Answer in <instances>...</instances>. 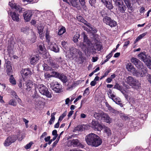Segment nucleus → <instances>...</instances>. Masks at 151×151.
<instances>
[{
    "label": "nucleus",
    "mask_w": 151,
    "mask_h": 151,
    "mask_svg": "<svg viewBox=\"0 0 151 151\" xmlns=\"http://www.w3.org/2000/svg\"><path fill=\"white\" fill-rule=\"evenodd\" d=\"M85 139L88 145L95 147L100 145L102 142V139L98 135L93 133L87 135Z\"/></svg>",
    "instance_id": "1"
},
{
    "label": "nucleus",
    "mask_w": 151,
    "mask_h": 151,
    "mask_svg": "<svg viewBox=\"0 0 151 151\" xmlns=\"http://www.w3.org/2000/svg\"><path fill=\"white\" fill-rule=\"evenodd\" d=\"M83 40L82 42H81L79 46L85 51H89L93 50V45L91 41L89 40L88 37L84 33L83 34Z\"/></svg>",
    "instance_id": "2"
},
{
    "label": "nucleus",
    "mask_w": 151,
    "mask_h": 151,
    "mask_svg": "<svg viewBox=\"0 0 151 151\" xmlns=\"http://www.w3.org/2000/svg\"><path fill=\"white\" fill-rule=\"evenodd\" d=\"M69 51V53L68 54V56L70 58L72 57L73 59H76L78 58V60L81 58L82 52L78 49L71 47L70 48Z\"/></svg>",
    "instance_id": "3"
},
{
    "label": "nucleus",
    "mask_w": 151,
    "mask_h": 151,
    "mask_svg": "<svg viewBox=\"0 0 151 151\" xmlns=\"http://www.w3.org/2000/svg\"><path fill=\"white\" fill-rule=\"evenodd\" d=\"M126 82L133 88L137 89L141 87V83L133 77L129 76L126 78Z\"/></svg>",
    "instance_id": "4"
},
{
    "label": "nucleus",
    "mask_w": 151,
    "mask_h": 151,
    "mask_svg": "<svg viewBox=\"0 0 151 151\" xmlns=\"http://www.w3.org/2000/svg\"><path fill=\"white\" fill-rule=\"evenodd\" d=\"M24 136L22 135L21 138L19 137V135H11L8 137L5 140L4 143V145L6 146H8L12 143L14 142L17 139L19 141H21L23 138Z\"/></svg>",
    "instance_id": "5"
},
{
    "label": "nucleus",
    "mask_w": 151,
    "mask_h": 151,
    "mask_svg": "<svg viewBox=\"0 0 151 151\" xmlns=\"http://www.w3.org/2000/svg\"><path fill=\"white\" fill-rule=\"evenodd\" d=\"M37 88L40 93L42 95L46 96L47 97L51 98L52 95L50 92L48 88L44 85L42 84H39L37 85Z\"/></svg>",
    "instance_id": "6"
},
{
    "label": "nucleus",
    "mask_w": 151,
    "mask_h": 151,
    "mask_svg": "<svg viewBox=\"0 0 151 151\" xmlns=\"http://www.w3.org/2000/svg\"><path fill=\"white\" fill-rule=\"evenodd\" d=\"M139 72L136 70L134 74V76L137 77H144L147 74V70L146 67L143 64H142L137 68Z\"/></svg>",
    "instance_id": "7"
},
{
    "label": "nucleus",
    "mask_w": 151,
    "mask_h": 151,
    "mask_svg": "<svg viewBox=\"0 0 151 151\" xmlns=\"http://www.w3.org/2000/svg\"><path fill=\"white\" fill-rule=\"evenodd\" d=\"M5 61L4 64V68L6 70L7 74L8 75H10L12 73L13 70L11 64V62L9 60H6V58L4 57Z\"/></svg>",
    "instance_id": "8"
},
{
    "label": "nucleus",
    "mask_w": 151,
    "mask_h": 151,
    "mask_svg": "<svg viewBox=\"0 0 151 151\" xmlns=\"http://www.w3.org/2000/svg\"><path fill=\"white\" fill-rule=\"evenodd\" d=\"M90 126L95 131H100L102 129V126L94 120H92L90 124Z\"/></svg>",
    "instance_id": "9"
},
{
    "label": "nucleus",
    "mask_w": 151,
    "mask_h": 151,
    "mask_svg": "<svg viewBox=\"0 0 151 151\" xmlns=\"http://www.w3.org/2000/svg\"><path fill=\"white\" fill-rule=\"evenodd\" d=\"M116 5L119 6V9L120 11L122 13L124 12L126 9V6L124 4L121 0H114Z\"/></svg>",
    "instance_id": "10"
},
{
    "label": "nucleus",
    "mask_w": 151,
    "mask_h": 151,
    "mask_svg": "<svg viewBox=\"0 0 151 151\" xmlns=\"http://www.w3.org/2000/svg\"><path fill=\"white\" fill-rule=\"evenodd\" d=\"M68 144H69V146H73V147H78L81 148L84 147V146L77 139H73L69 142Z\"/></svg>",
    "instance_id": "11"
},
{
    "label": "nucleus",
    "mask_w": 151,
    "mask_h": 151,
    "mask_svg": "<svg viewBox=\"0 0 151 151\" xmlns=\"http://www.w3.org/2000/svg\"><path fill=\"white\" fill-rule=\"evenodd\" d=\"M23 15L24 19L25 21L27 22L29 21L32 15V11L29 10L26 11L24 13Z\"/></svg>",
    "instance_id": "12"
},
{
    "label": "nucleus",
    "mask_w": 151,
    "mask_h": 151,
    "mask_svg": "<svg viewBox=\"0 0 151 151\" xmlns=\"http://www.w3.org/2000/svg\"><path fill=\"white\" fill-rule=\"evenodd\" d=\"M21 73L23 79L24 80L26 77L30 76L32 73L29 68L22 69Z\"/></svg>",
    "instance_id": "13"
},
{
    "label": "nucleus",
    "mask_w": 151,
    "mask_h": 151,
    "mask_svg": "<svg viewBox=\"0 0 151 151\" xmlns=\"http://www.w3.org/2000/svg\"><path fill=\"white\" fill-rule=\"evenodd\" d=\"M26 85L27 86V89L28 91L31 90L32 88L35 87V90H36L37 87L36 84L34 83L32 81L30 80H27L26 82Z\"/></svg>",
    "instance_id": "14"
},
{
    "label": "nucleus",
    "mask_w": 151,
    "mask_h": 151,
    "mask_svg": "<svg viewBox=\"0 0 151 151\" xmlns=\"http://www.w3.org/2000/svg\"><path fill=\"white\" fill-rule=\"evenodd\" d=\"M64 1L70 4L69 2L74 7H76L78 9H80L81 7L76 0H63Z\"/></svg>",
    "instance_id": "15"
},
{
    "label": "nucleus",
    "mask_w": 151,
    "mask_h": 151,
    "mask_svg": "<svg viewBox=\"0 0 151 151\" xmlns=\"http://www.w3.org/2000/svg\"><path fill=\"white\" fill-rule=\"evenodd\" d=\"M10 15L12 19L14 21L18 22L20 20L19 15L17 12H10Z\"/></svg>",
    "instance_id": "16"
},
{
    "label": "nucleus",
    "mask_w": 151,
    "mask_h": 151,
    "mask_svg": "<svg viewBox=\"0 0 151 151\" xmlns=\"http://www.w3.org/2000/svg\"><path fill=\"white\" fill-rule=\"evenodd\" d=\"M48 64L54 70L58 69L59 67L58 65L56 63H55L54 62L53 60L51 58H49L47 60Z\"/></svg>",
    "instance_id": "17"
},
{
    "label": "nucleus",
    "mask_w": 151,
    "mask_h": 151,
    "mask_svg": "<svg viewBox=\"0 0 151 151\" xmlns=\"http://www.w3.org/2000/svg\"><path fill=\"white\" fill-rule=\"evenodd\" d=\"M126 67L128 71L132 73L133 75L134 76V73H136L137 70H136L131 63H129L127 64L126 66Z\"/></svg>",
    "instance_id": "18"
},
{
    "label": "nucleus",
    "mask_w": 151,
    "mask_h": 151,
    "mask_svg": "<svg viewBox=\"0 0 151 151\" xmlns=\"http://www.w3.org/2000/svg\"><path fill=\"white\" fill-rule=\"evenodd\" d=\"M15 43L14 41H12L10 43L8 47V57H10L12 56V49L14 46Z\"/></svg>",
    "instance_id": "19"
},
{
    "label": "nucleus",
    "mask_w": 151,
    "mask_h": 151,
    "mask_svg": "<svg viewBox=\"0 0 151 151\" xmlns=\"http://www.w3.org/2000/svg\"><path fill=\"white\" fill-rule=\"evenodd\" d=\"M104 112L102 111H99L98 112H94L93 113V116L96 119L101 120L102 119V116Z\"/></svg>",
    "instance_id": "20"
},
{
    "label": "nucleus",
    "mask_w": 151,
    "mask_h": 151,
    "mask_svg": "<svg viewBox=\"0 0 151 151\" xmlns=\"http://www.w3.org/2000/svg\"><path fill=\"white\" fill-rule=\"evenodd\" d=\"M62 88L61 85L58 82H55L52 87V89L56 93L60 92Z\"/></svg>",
    "instance_id": "21"
},
{
    "label": "nucleus",
    "mask_w": 151,
    "mask_h": 151,
    "mask_svg": "<svg viewBox=\"0 0 151 151\" xmlns=\"http://www.w3.org/2000/svg\"><path fill=\"white\" fill-rule=\"evenodd\" d=\"M131 62L133 63L135 66L138 68L140 66L143 64V63L137 58H132L131 60Z\"/></svg>",
    "instance_id": "22"
},
{
    "label": "nucleus",
    "mask_w": 151,
    "mask_h": 151,
    "mask_svg": "<svg viewBox=\"0 0 151 151\" xmlns=\"http://www.w3.org/2000/svg\"><path fill=\"white\" fill-rule=\"evenodd\" d=\"M39 59V56L36 55L32 57L30 60V63L31 64H36L38 62Z\"/></svg>",
    "instance_id": "23"
},
{
    "label": "nucleus",
    "mask_w": 151,
    "mask_h": 151,
    "mask_svg": "<svg viewBox=\"0 0 151 151\" xmlns=\"http://www.w3.org/2000/svg\"><path fill=\"white\" fill-rule=\"evenodd\" d=\"M9 5L12 8H14L19 12L23 11V9L21 8L19 6L17 5L15 3H14L13 2H9Z\"/></svg>",
    "instance_id": "24"
},
{
    "label": "nucleus",
    "mask_w": 151,
    "mask_h": 151,
    "mask_svg": "<svg viewBox=\"0 0 151 151\" xmlns=\"http://www.w3.org/2000/svg\"><path fill=\"white\" fill-rule=\"evenodd\" d=\"M139 59L143 61L144 63L150 57H147L145 52H142L138 55Z\"/></svg>",
    "instance_id": "25"
},
{
    "label": "nucleus",
    "mask_w": 151,
    "mask_h": 151,
    "mask_svg": "<svg viewBox=\"0 0 151 151\" xmlns=\"http://www.w3.org/2000/svg\"><path fill=\"white\" fill-rule=\"evenodd\" d=\"M55 74L56 76L60 79L63 83H65L67 81L66 77L63 74H60L57 72H55Z\"/></svg>",
    "instance_id": "26"
},
{
    "label": "nucleus",
    "mask_w": 151,
    "mask_h": 151,
    "mask_svg": "<svg viewBox=\"0 0 151 151\" xmlns=\"http://www.w3.org/2000/svg\"><path fill=\"white\" fill-rule=\"evenodd\" d=\"M50 44L49 47L51 50L56 52H59V49L57 45L54 43L52 44L50 43Z\"/></svg>",
    "instance_id": "27"
},
{
    "label": "nucleus",
    "mask_w": 151,
    "mask_h": 151,
    "mask_svg": "<svg viewBox=\"0 0 151 151\" xmlns=\"http://www.w3.org/2000/svg\"><path fill=\"white\" fill-rule=\"evenodd\" d=\"M102 117V119L101 120L104 121L107 123H110L112 121V119L110 118L107 114L104 113V114Z\"/></svg>",
    "instance_id": "28"
},
{
    "label": "nucleus",
    "mask_w": 151,
    "mask_h": 151,
    "mask_svg": "<svg viewBox=\"0 0 151 151\" xmlns=\"http://www.w3.org/2000/svg\"><path fill=\"white\" fill-rule=\"evenodd\" d=\"M104 135L108 137L110 136L111 134V131L110 129L107 127H105L104 128Z\"/></svg>",
    "instance_id": "29"
},
{
    "label": "nucleus",
    "mask_w": 151,
    "mask_h": 151,
    "mask_svg": "<svg viewBox=\"0 0 151 151\" xmlns=\"http://www.w3.org/2000/svg\"><path fill=\"white\" fill-rule=\"evenodd\" d=\"M38 33L40 34V38H42L44 36L43 34V29L44 27L43 26L41 25L38 26L37 27Z\"/></svg>",
    "instance_id": "30"
},
{
    "label": "nucleus",
    "mask_w": 151,
    "mask_h": 151,
    "mask_svg": "<svg viewBox=\"0 0 151 151\" xmlns=\"http://www.w3.org/2000/svg\"><path fill=\"white\" fill-rule=\"evenodd\" d=\"M147 34V32H145L139 35L134 40V43H136L139 40L143 38L145 35H146Z\"/></svg>",
    "instance_id": "31"
},
{
    "label": "nucleus",
    "mask_w": 151,
    "mask_h": 151,
    "mask_svg": "<svg viewBox=\"0 0 151 151\" xmlns=\"http://www.w3.org/2000/svg\"><path fill=\"white\" fill-rule=\"evenodd\" d=\"M113 100L116 104L119 105L121 107H123V104L122 103V101L120 100V99L118 97H116L115 98H113Z\"/></svg>",
    "instance_id": "32"
},
{
    "label": "nucleus",
    "mask_w": 151,
    "mask_h": 151,
    "mask_svg": "<svg viewBox=\"0 0 151 151\" xmlns=\"http://www.w3.org/2000/svg\"><path fill=\"white\" fill-rule=\"evenodd\" d=\"M39 50L41 51L42 53H45V51L46 50V49L44 47V44L43 43H42L39 46Z\"/></svg>",
    "instance_id": "33"
},
{
    "label": "nucleus",
    "mask_w": 151,
    "mask_h": 151,
    "mask_svg": "<svg viewBox=\"0 0 151 151\" xmlns=\"http://www.w3.org/2000/svg\"><path fill=\"white\" fill-rule=\"evenodd\" d=\"M9 78V81L13 85H15L16 84V81L13 77V76L11 74L10 75Z\"/></svg>",
    "instance_id": "34"
},
{
    "label": "nucleus",
    "mask_w": 151,
    "mask_h": 151,
    "mask_svg": "<svg viewBox=\"0 0 151 151\" xmlns=\"http://www.w3.org/2000/svg\"><path fill=\"white\" fill-rule=\"evenodd\" d=\"M93 48L95 50L100 51L101 49L102 46L98 42L96 44Z\"/></svg>",
    "instance_id": "35"
},
{
    "label": "nucleus",
    "mask_w": 151,
    "mask_h": 151,
    "mask_svg": "<svg viewBox=\"0 0 151 151\" xmlns=\"http://www.w3.org/2000/svg\"><path fill=\"white\" fill-rule=\"evenodd\" d=\"M56 114L55 112H53L51 114V118L49 122L50 124L51 125L54 122L55 120V115Z\"/></svg>",
    "instance_id": "36"
},
{
    "label": "nucleus",
    "mask_w": 151,
    "mask_h": 151,
    "mask_svg": "<svg viewBox=\"0 0 151 151\" xmlns=\"http://www.w3.org/2000/svg\"><path fill=\"white\" fill-rule=\"evenodd\" d=\"M145 63L147 67L150 69H151V58L150 57L145 62Z\"/></svg>",
    "instance_id": "37"
},
{
    "label": "nucleus",
    "mask_w": 151,
    "mask_h": 151,
    "mask_svg": "<svg viewBox=\"0 0 151 151\" xmlns=\"http://www.w3.org/2000/svg\"><path fill=\"white\" fill-rule=\"evenodd\" d=\"M80 37V35L78 33H76L73 37V41L75 43L77 42Z\"/></svg>",
    "instance_id": "38"
},
{
    "label": "nucleus",
    "mask_w": 151,
    "mask_h": 151,
    "mask_svg": "<svg viewBox=\"0 0 151 151\" xmlns=\"http://www.w3.org/2000/svg\"><path fill=\"white\" fill-rule=\"evenodd\" d=\"M111 19L110 17H106L103 18V20L104 23H106V24L108 25Z\"/></svg>",
    "instance_id": "39"
},
{
    "label": "nucleus",
    "mask_w": 151,
    "mask_h": 151,
    "mask_svg": "<svg viewBox=\"0 0 151 151\" xmlns=\"http://www.w3.org/2000/svg\"><path fill=\"white\" fill-rule=\"evenodd\" d=\"M108 25H109L111 27H115L116 25V22L114 20L111 19V21L109 23Z\"/></svg>",
    "instance_id": "40"
},
{
    "label": "nucleus",
    "mask_w": 151,
    "mask_h": 151,
    "mask_svg": "<svg viewBox=\"0 0 151 151\" xmlns=\"http://www.w3.org/2000/svg\"><path fill=\"white\" fill-rule=\"evenodd\" d=\"M35 104L37 106H40L41 104V101L40 100V98L39 97H37V99H35Z\"/></svg>",
    "instance_id": "41"
},
{
    "label": "nucleus",
    "mask_w": 151,
    "mask_h": 151,
    "mask_svg": "<svg viewBox=\"0 0 151 151\" xmlns=\"http://www.w3.org/2000/svg\"><path fill=\"white\" fill-rule=\"evenodd\" d=\"M21 31L26 34H27L29 31V28L27 27H23L21 28Z\"/></svg>",
    "instance_id": "42"
},
{
    "label": "nucleus",
    "mask_w": 151,
    "mask_h": 151,
    "mask_svg": "<svg viewBox=\"0 0 151 151\" xmlns=\"http://www.w3.org/2000/svg\"><path fill=\"white\" fill-rule=\"evenodd\" d=\"M65 32V29L64 27H62L59 30L58 34L59 35H61L64 33Z\"/></svg>",
    "instance_id": "43"
},
{
    "label": "nucleus",
    "mask_w": 151,
    "mask_h": 151,
    "mask_svg": "<svg viewBox=\"0 0 151 151\" xmlns=\"http://www.w3.org/2000/svg\"><path fill=\"white\" fill-rule=\"evenodd\" d=\"M114 88L117 89L122 92V86L119 85V84L116 83L114 87Z\"/></svg>",
    "instance_id": "44"
},
{
    "label": "nucleus",
    "mask_w": 151,
    "mask_h": 151,
    "mask_svg": "<svg viewBox=\"0 0 151 151\" xmlns=\"http://www.w3.org/2000/svg\"><path fill=\"white\" fill-rule=\"evenodd\" d=\"M45 37L47 39V41L48 42V44H50L51 42L50 40V36L49 35V32L47 31L45 33Z\"/></svg>",
    "instance_id": "45"
},
{
    "label": "nucleus",
    "mask_w": 151,
    "mask_h": 151,
    "mask_svg": "<svg viewBox=\"0 0 151 151\" xmlns=\"http://www.w3.org/2000/svg\"><path fill=\"white\" fill-rule=\"evenodd\" d=\"M9 105L14 106H16L17 103L14 100L12 99L9 101Z\"/></svg>",
    "instance_id": "46"
},
{
    "label": "nucleus",
    "mask_w": 151,
    "mask_h": 151,
    "mask_svg": "<svg viewBox=\"0 0 151 151\" xmlns=\"http://www.w3.org/2000/svg\"><path fill=\"white\" fill-rule=\"evenodd\" d=\"M33 144V143L32 142H31L25 146L24 147L26 149H29L30 148L31 146Z\"/></svg>",
    "instance_id": "47"
},
{
    "label": "nucleus",
    "mask_w": 151,
    "mask_h": 151,
    "mask_svg": "<svg viewBox=\"0 0 151 151\" xmlns=\"http://www.w3.org/2000/svg\"><path fill=\"white\" fill-rule=\"evenodd\" d=\"M110 112L112 113L117 114H119V112L116 110L114 109L113 108H112L111 109L109 110Z\"/></svg>",
    "instance_id": "48"
},
{
    "label": "nucleus",
    "mask_w": 151,
    "mask_h": 151,
    "mask_svg": "<svg viewBox=\"0 0 151 151\" xmlns=\"http://www.w3.org/2000/svg\"><path fill=\"white\" fill-rule=\"evenodd\" d=\"M89 3L92 6H94L96 3V0H89Z\"/></svg>",
    "instance_id": "49"
},
{
    "label": "nucleus",
    "mask_w": 151,
    "mask_h": 151,
    "mask_svg": "<svg viewBox=\"0 0 151 151\" xmlns=\"http://www.w3.org/2000/svg\"><path fill=\"white\" fill-rule=\"evenodd\" d=\"M120 116L122 119L123 120H126L127 119H129L128 117L125 115L124 114H122Z\"/></svg>",
    "instance_id": "50"
},
{
    "label": "nucleus",
    "mask_w": 151,
    "mask_h": 151,
    "mask_svg": "<svg viewBox=\"0 0 151 151\" xmlns=\"http://www.w3.org/2000/svg\"><path fill=\"white\" fill-rule=\"evenodd\" d=\"M44 70H45L48 71L50 69L48 67L47 65L46 64H44L43 65Z\"/></svg>",
    "instance_id": "51"
},
{
    "label": "nucleus",
    "mask_w": 151,
    "mask_h": 151,
    "mask_svg": "<svg viewBox=\"0 0 151 151\" xmlns=\"http://www.w3.org/2000/svg\"><path fill=\"white\" fill-rule=\"evenodd\" d=\"M79 1L81 4V5H82V6H85V0H79Z\"/></svg>",
    "instance_id": "52"
},
{
    "label": "nucleus",
    "mask_w": 151,
    "mask_h": 151,
    "mask_svg": "<svg viewBox=\"0 0 151 151\" xmlns=\"http://www.w3.org/2000/svg\"><path fill=\"white\" fill-rule=\"evenodd\" d=\"M147 78L148 82L151 84V75L150 74H148L147 76Z\"/></svg>",
    "instance_id": "53"
},
{
    "label": "nucleus",
    "mask_w": 151,
    "mask_h": 151,
    "mask_svg": "<svg viewBox=\"0 0 151 151\" xmlns=\"http://www.w3.org/2000/svg\"><path fill=\"white\" fill-rule=\"evenodd\" d=\"M109 72V71H106L104 74L102 76H101L100 79V80L102 79V78L108 75Z\"/></svg>",
    "instance_id": "54"
},
{
    "label": "nucleus",
    "mask_w": 151,
    "mask_h": 151,
    "mask_svg": "<svg viewBox=\"0 0 151 151\" xmlns=\"http://www.w3.org/2000/svg\"><path fill=\"white\" fill-rule=\"evenodd\" d=\"M52 76L50 75V74L47 73H45V78H51L52 77Z\"/></svg>",
    "instance_id": "55"
},
{
    "label": "nucleus",
    "mask_w": 151,
    "mask_h": 151,
    "mask_svg": "<svg viewBox=\"0 0 151 151\" xmlns=\"http://www.w3.org/2000/svg\"><path fill=\"white\" fill-rule=\"evenodd\" d=\"M11 94L14 97L16 98H17V94L15 91H12L11 92Z\"/></svg>",
    "instance_id": "56"
},
{
    "label": "nucleus",
    "mask_w": 151,
    "mask_h": 151,
    "mask_svg": "<svg viewBox=\"0 0 151 151\" xmlns=\"http://www.w3.org/2000/svg\"><path fill=\"white\" fill-rule=\"evenodd\" d=\"M46 14H47V16H52L53 15V13L49 11H47L46 12Z\"/></svg>",
    "instance_id": "57"
},
{
    "label": "nucleus",
    "mask_w": 151,
    "mask_h": 151,
    "mask_svg": "<svg viewBox=\"0 0 151 151\" xmlns=\"http://www.w3.org/2000/svg\"><path fill=\"white\" fill-rule=\"evenodd\" d=\"M57 132L56 130H54L52 132V134L53 136H58Z\"/></svg>",
    "instance_id": "58"
},
{
    "label": "nucleus",
    "mask_w": 151,
    "mask_h": 151,
    "mask_svg": "<svg viewBox=\"0 0 151 151\" xmlns=\"http://www.w3.org/2000/svg\"><path fill=\"white\" fill-rule=\"evenodd\" d=\"M47 134V133L46 132H43L41 136L40 137V139H42V138H43L45 136H46Z\"/></svg>",
    "instance_id": "59"
},
{
    "label": "nucleus",
    "mask_w": 151,
    "mask_h": 151,
    "mask_svg": "<svg viewBox=\"0 0 151 151\" xmlns=\"http://www.w3.org/2000/svg\"><path fill=\"white\" fill-rule=\"evenodd\" d=\"M36 39V38L35 37V36L34 35L32 39L30 40L31 42L32 43H33L34 42H35Z\"/></svg>",
    "instance_id": "60"
},
{
    "label": "nucleus",
    "mask_w": 151,
    "mask_h": 151,
    "mask_svg": "<svg viewBox=\"0 0 151 151\" xmlns=\"http://www.w3.org/2000/svg\"><path fill=\"white\" fill-rule=\"evenodd\" d=\"M74 111L72 110L70 111L68 113V118L70 117L72 115Z\"/></svg>",
    "instance_id": "61"
},
{
    "label": "nucleus",
    "mask_w": 151,
    "mask_h": 151,
    "mask_svg": "<svg viewBox=\"0 0 151 151\" xmlns=\"http://www.w3.org/2000/svg\"><path fill=\"white\" fill-rule=\"evenodd\" d=\"M108 96L109 98L111 99L112 100L113 99V98H115L116 97V96L115 95L112 94H110Z\"/></svg>",
    "instance_id": "62"
},
{
    "label": "nucleus",
    "mask_w": 151,
    "mask_h": 151,
    "mask_svg": "<svg viewBox=\"0 0 151 151\" xmlns=\"http://www.w3.org/2000/svg\"><path fill=\"white\" fill-rule=\"evenodd\" d=\"M82 96L81 95H79L74 101V103H75L77 101L81 99Z\"/></svg>",
    "instance_id": "63"
},
{
    "label": "nucleus",
    "mask_w": 151,
    "mask_h": 151,
    "mask_svg": "<svg viewBox=\"0 0 151 151\" xmlns=\"http://www.w3.org/2000/svg\"><path fill=\"white\" fill-rule=\"evenodd\" d=\"M58 141L59 140L57 139V140L53 143L52 145L53 147H54L56 146L57 144L58 143Z\"/></svg>",
    "instance_id": "64"
}]
</instances>
